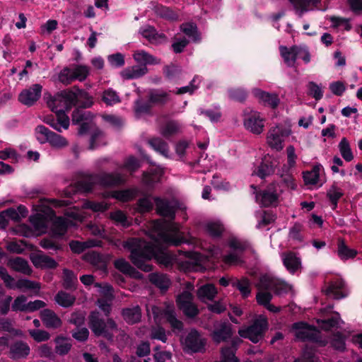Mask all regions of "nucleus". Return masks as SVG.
<instances>
[{
    "label": "nucleus",
    "instance_id": "4468645a",
    "mask_svg": "<svg viewBox=\"0 0 362 362\" xmlns=\"http://www.w3.org/2000/svg\"><path fill=\"white\" fill-rule=\"evenodd\" d=\"M205 339L196 329H191L184 340L185 346L192 352H203L205 349Z\"/></svg>",
    "mask_w": 362,
    "mask_h": 362
},
{
    "label": "nucleus",
    "instance_id": "c9c22d12",
    "mask_svg": "<svg viewBox=\"0 0 362 362\" xmlns=\"http://www.w3.org/2000/svg\"><path fill=\"white\" fill-rule=\"evenodd\" d=\"M101 243L100 240H90L84 243L73 240L69 243V245L72 251L81 253L87 247L101 246Z\"/></svg>",
    "mask_w": 362,
    "mask_h": 362
},
{
    "label": "nucleus",
    "instance_id": "5fc2aeb1",
    "mask_svg": "<svg viewBox=\"0 0 362 362\" xmlns=\"http://www.w3.org/2000/svg\"><path fill=\"white\" fill-rule=\"evenodd\" d=\"M356 251L349 248L344 240H339L338 243V255L341 259L353 258L356 255Z\"/></svg>",
    "mask_w": 362,
    "mask_h": 362
},
{
    "label": "nucleus",
    "instance_id": "052dcab7",
    "mask_svg": "<svg viewBox=\"0 0 362 362\" xmlns=\"http://www.w3.org/2000/svg\"><path fill=\"white\" fill-rule=\"evenodd\" d=\"M331 344L332 346L338 351H344L346 349L345 338L344 335L339 332L333 334Z\"/></svg>",
    "mask_w": 362,
    "mask_h": 362
},
{
    "label": "nucleus",
    "instance_id": "b1692460",
    "mask_svg": "<svg viewBox=\"0 0 362 362\" xmlns=\"http://www.w3.org/2000/svg\"><path fill=\"white\" fill-rule=\"evenodd\" d=\"M139 33L151 44H160L166 41V36L163 33H158L154 27L146 25L140 29Z\"/></svg>",
    "mask_w": 362,
    "mask_h": 362
},
{
    "label": "nucleus",
    "instance_id": "e2e57ef3",
    "mask_svg": "<svg viewBox=\"0 0 362 362\" xmlns=\"http://www.w3.org/2000/svg\"><path fill=\"white\" fill-rule=\"evenodd\" d=\"M334 316L327 319V320H322V328L325 330H329L332 328L337 327L339 323L340 320V316L338 313H334Z\"/></svg>",
    "mask_w": 362,
    "mask_h": 362
},
{
    "label": "nucleus",
    "instance_id": "c85d7f7f",
    "mask_svg": "<svg viewBox=\"0 0 362 362\" xmlns=\"http://www.w3.org/2000/svg\"><path fill=\"white\" fill-rule=\"evenodd\" d=\"M148 72V69L145 66L134 65L123 69L120 72L121 76L124 80H130L140 78Z\"/></svg>",
    "mask_w": 362,
    "mask_h": 362
},
{
    "label": "nucleus",
    "instance_id": "cd10ccee",
    "mask_svg": "<svg viewBox=\"0 0 362 362\" xmlns=\"http://www.w3.org/2000/svg\"><path fill=\"white\" fill-rule=\"evenodd\" d=\"M149 281L162 292L166 291L170 286L171 281L167 274L153 272L148 275Z\"/></svg>",
    "mask_w": 362,
    "mask_h": 362
},
{
    "label": "nucleus",
    "instance_id": "f704fd0d",
    "mask_svg": "<svg viewBox=\"0 0 362 362\" xmlns=\"http://www.w3.org/2000/svg\"><path fill=\"white\" fill-rule=\"evenodd\" d=\"M133 57L137 63L141 64L140 66H146L147 64H156L158 63L157 59L153 55L144 50L136 51L133 54Z\"/></svg>",
    "mask_w": 362,
    "mask_h": 362
},
{
    "label": "nucleus",
    "instance_id": "473e14b6",
    "mask_svg": "<svg viewBox=\"0 0 362 362\" xmlns=\"http://www.w3.org/2000/svg\"><path fill=\"white\" fill-rule=\"evenodd\" d=\"M182 125L178 121L170 120L163 126L160 132L164 137L169 138L180 133Z\"/></svg>",
    "mask_w": 362,
    "mask_h": 362
},
{
    "label": "nucleus",
    "instance_id": "2eb2a0df",
    "mask_svg": "<svg viewBox=\"0 0 362 362\" xmlns=\"http://www.w3.org/2000/svg\"><path fill=\"white\" fill-rule=\"evenodd\" d=\"M42 87L40 84H33L28 89L21 91L18 100L27 106L33 105L40 98Z\"/></svg>",
    "mask_w": 362,
    "mask_h": 362
},
{
    "label": "nucleus",
    "instance_id": "37998d69",
    "mask_svg": "<svg viewBox=\"0 0 362 362\" xmlns=\"http://www.w3.org/2000/svg\"><path fill=\"white\" fill-rule=\"evenodd\" d=\"M162 176V172L160 170H153L151 172H144L143 173V182L148 187H152L160 181Z\"/></svg>",
    "mask_w": 362,
    "mask_h": 362
},
{
    "label": "nucleus",
    "instance_id": "f03ea898",
    "mask_svg": "<svg viewBox=\"0 0 362 362\" xmlns=\"http://www.w3.org/2000/svg\"><path fill=\"white\" fill-rule=\"evenodd\" d=\"M124 182V176L119 173H102L98 175L82 174L80 180L76 183V188L78 191L88 192L97 184L104 187H115L122 185Z\"/></svg>",
    "mask_w": 362,
    "mask_h": 362
},
{
    "label": "nucleus",
    "instance_id": "774afa93",
    "mask_svg": "<svg viewBox=\"0 0 362 362\" xmlns=\"http://www.w3.org/2000/svg\"><path fill=\"white\" fill-rule=\"evenodd\" d=\"M156 13L158 16L166 19L175 20L177 18V15L171 9L165 6H157L156 8Z\"/></svg>",
    "mask_w": 362,
    "mask_h": 362
},
{
    "label": "nucleus",
    "instance_id": "680f3d73",
    "mask_svg": "<svg viewBox=\"0 0 362 362\" xmlns=\"http://www.w3.org/2000/svg\"><path fill=\"white\" fill-rule=\"evenodd\" d=\"M83 208L90 209L94 212H103L108 209V206L105 202L87 201L83 204Z\"/></svg>",
    "mask_w": 362,
    "mask_h": 362
},
{
    "label": "nucleus",
    "instance_id": "8fccbe9b",
    "mask_svg": "<svg viewBox=\"0 0 362 362\" xmlns=\"http://www.w3.org/2000/svg\"><path fill=\"white\" fill-rule=\"evenodd\" d=\"M181 30L188 37H192L193 41L198 42L200 39L197 32V27L194 23H183L180 26Z\"/></svg>",
    "mask_w": 362,
    "mask_h": 362
},
{
    "label": "nucleus",
    "instance_id": "f3484780",
    "mask_svg": "<svg viewBox=\"0 0 362 362\" xmlns=\"http://www.w3.org/2000/svg\"><path fill=\"white\" fill-rule=\"evenodd\" d=\"M325 295L335 300H339L347 296L345 291V283L341 279L332 281L322 290Z\"/></svg>",
    "mask_w": 362,
    "mask_h": 362
},
{
    "label": "nucleus",
    "instance_id": "864d4df0",
    "mask_svg": "<svg viewBox=\"0 0 362 362\" xmlns=\"http://www.w3.org/2000/svg\"><path fill=\"white\" fill-rule=\"evenodd\" d=\"M228 95L231 100L239 103H244L247 97V91L243 88H230Z\"/></svg>",
    "mask_w": 362,
    "mask_h": 362
},
{
    "label": "nucleus",
    "instance_id": "49530a36",
    "mask_svg": "<svg viewBox=\"0 0 362 362\" xmlns=\"http://www.w3.org/2000/svg\"><path fill=\"white\" fill-rule=\"evenodd\" d=\"M58 80L65 86L69 85L75 81L71 67H64L58 74Z\"/></svg>",
    "mask_w": 362,
    "mask_h": 362
},
{
    "label": "nucleus",
    "instance_id": "0eeeda50",
    "mask_svg": "<svg viewBox=\"0 0 362 362\" xmlns=\"http://www.w3.org/2000/svg\"><path fill=\"white\" fill-rule=\"evenodd\" d=\"M292 330L294 332L296 338L298 340L313 342L320 341V332L315 327L308 323L303 322H295L292 325Z\"/></svg>",
    "mask_w": 362,
    "mask_h": 362
},
{
    "label": "nucleus",
    "instance_id": "9b49d317",
    "mask_svg": "<svg viewBox=\"0 0 362 362\" xmlns=\"http://www.w3.org/2000/svg\"><path fill=\"white\" fill-rule=\"evenodd\" d=\"M152 313L155 319L159 316H163L170 324L172 331L175 333H180L183 329V323L178 320L175 310L171 307H166L165 309H160L157 306H153Z\"/></svg>",
    "mask_w": 362,
    "mask_h": 362
},
{
    "label": "nucleus",
    "instance_id": "c03bdc74",
    "mask_svg": "<svg viewBox=\"0 0 362 362\" xmlns=\"http://www.w3.org/2000/svg\"><path fill=\"white\" fill-rule=\"evenodd\" d=\"M339 148L341 156L346 161L349 162L354 159V155L352 153L349 142L346 138H342L339 144Z\"/></svg>",
    "mask_w": 362,
    "mask_h": 362
},
{
    "label": "nucleus",
    "instance_id": "aec40b11",
    "mask_svg": "<svg viewBox=\"0 0 362 362\" xmlns=\"http://www.w3.org/2000/svg\"><path fill=\"white\" fill-rule=\"evenodd\" d=\"M154 201L156 210L160 216L168 218L170 220L175 218L176 207L172 202L158 197H156Z\"/></svg>",
    "mask_w": 362,
    "mask_h": 362
},
{
    "label": "nucleus",
    "instance_id": "c756f323",
    "mask_svg": "<svg viewBox=\"0 0 362 362\" xmlns=\"http://www.w3.org/2000/svg\"><path fill=\"white\" fill-rule=\"evenodd\" d=\"M217 293V290L213 284H207L202 286L197 291L198 298L203 303L212 300Z\"/></svg>",
    "mask_w": 362,
    "mask_h": 362
},
{
    "label": "nucleus",
    "instance_id": "393cba45",
    "mask_svg": "<svg viewBox=\"0 0 362 362\" xmlns=\"http://www.w3.org/2000/svg\"><path fill=\"white\" fill-rule=\"evenodd\" d=\"M40 318L47 328L57 329L62 326V322L56 313L49 309H44L40 312Z\"/></svg>",
    "mask_w": 362,
    "mask_h": 362
},
{
    "label": "nucleus",
    "instance_id": "dca6fc26",
    "mask_svg": "<svg viewBox=\"0 0 362 362\" xmlns=\"http://www.w3.org/2000/svg\"><path fill=\"white\" fill-rule=\"evenodd\" d=\"M233 335L231 325L228 322H221L215 325L211 334L213 341L216 344L226 341Z\"/></svg>",
    "mask_w": 362,
    "mask_h": 362
},
{
    "label": "nucleus",
    "instance_id": "09e8293b",
    "mask_svg": "<svg viewBox=\"0 0 362 362\" xmlns=\"http://www.w3.org/2000/svg\"><path fill=\"white\" fill-rule=\"evenodd\" d=\"M206 231L212 236L218 237L224 230V226L220 221H211L206 224Z\"/></svg>",
    "mask_w": 362,
    "mask_h": 362
},
{
    "label": "nucleus",
    "instance_id": "4be33fe9",
    "mask_svg": "<svg viewBox=\"0 0 362 362\" xmlns=\"http://www.w3.org/2000/svg\"><path fill=\"white\" fill-rule=\"evenodd\" d=\"M283 129L281 127L276 126L271 129L267 133V144L272 148L276 151H281L283 148Z\"/></svg>",
    "mask_w": 362,
    "mask_h": 362
},
{
    "label": "nucleus",
    "instance_id": "412c9836",
    "mask_svg": "<svg viewBox=\"0 0 362 362\" xmlns=\"http://www.w3.org/2000/svg\"><path fill=\"white\" fill-rule=\"evenodd\" d=\"M170 91L162 89H153L148 92V102L155 106H164L171 100Z\"/></svg>",
    "mask_w": 362,
    "mask_h": 362
},
{
    "label": "nucleus",
    "instance_id": "69168bd1",
    "mask_svg": "<svg viewBox=\"0 0 362 362\" xmlns=\"http://www.w3.org/2000/svg\"><path fill=\"white\" fill-rule=\"evenodd\" d=\"M67 229L66 222L62 218H57L53 223L52 230L57 235H63Z\"/></svg>",
    "mask_w": 362,
    "mask_h": 362
},
{
    "label": "nucleus",
    "instance_id": "423d86ee",
    "mask_svg": "<svg viewBox=\"0 0 362 362\" xmlns=\"http://www.w3.org/2000/svg\"><path fill=\"white\" fill-rule=\"evenodd\" d=\"M268 328V322L266 318L260 317L256 319L253 323L245 329H241L238 334L241 337L248 339L253 343H258L263 337Z\"/></svg>",
    "mask_w": 362,
    "mask_h": 362
},
{
    "label": "nucleus",
    "instance_id": "ddd939ff",
    "mask_svg": "<svg viewBox=\"0 0 362 362\" xmlns=\"http://www.w3.org/2000/svg\"><path fill=\"white\" fill-rule=\"evenodd\" d=\"M30 353V348L27 342L16 339L10 344L8 351V357L13 361L26 358Z\"/></svg>",
    "mask_w": 362,
    "mask_h": 362
},
{
    "label": "nucleus",
    "instance_id": "7c9ffc66",
    "mask_svg": "<svg viewBox=\"0 0 362 362\" xmlns=\"http://www.w3.org/2000/svg\"><path fill=\"white\" fill-rule=\"evenodd\" d=\"M8 264L13 270L26 275H30L32 272V269L30 267L28 262L25 259L20 257L10 259Z\"/></svg>",
    "mask_w": 362,
    "mask_h": 362
},
{
    "label": "nucleus",
    "instance_id": "5701e85b",
    "mask_svg": "<svg viewBox=\"0 0 362 362\" xmlns=\"http://www.w3.org/2000/svg\"><path fill=\"white\" fill-rule=\"evenodd\" d=\"M284 265L287 270L294 274L301 269L300 258L293 252H284L281 255Z\"/></svg>",
    "mask_w": 362,
    "mask_h": 362
},
{
    "label": "nucleus",
    "instance_id": "4c0bfd02",
    "mask_svg": "<svg viewBox=\"0 0 362 362\" xmlns=\"http://www.w3.org/2000/svg\"><path fill=\"white\" fill-rule=\"evenodd\" d=\"M148 144L157 152L165 157H168L169 148L168 144L161 138L155 137L149 139Z\"/></svg>",
    "mask_w": 362,
    "mask_h": 362
},
{
    "label": "nucleus",
    "instance_id": "6ab92c4d",
    "mask_svg": "<svg viewBox=\"0 0 362 362\" xmlns=\"http://www.w3.org/2000/svg\"><path fill=\"white\" fill-rule=\"evenodd\" d=\"M252 93L259 100V103L273 109L276 108L279 104V98L276 93L266 92L258 88H253Z\"/></svg>",
    "mask_w": 362,
    "mask_h": 362
},
{
    "label": "nucleus",
    "instance_id": "20e7f679",
    "mask_svg": "<svg viewBox=\"0 0 362 362\" xmlns=\"http://www.w3.org/2000/svg\"><path fill=\"white\" fill-rule=\"evenodd\" d=\"M88 326L96 337H103L107 340L112 341L114 333L119 329L117 323L112 318L105 321L98 311H93L88 316Z\"/></svg>",
    "mask_w": 362,
    "mask_h": 362
},
{
    "label": "nucleus",
    "instance_id": "a211bd4d",
    "mask_svg": "<svg viewBox=\"0 0 362 362\" xmlns=\"http://www.w3.org/2000/svg\"><path fill=\"white\" fill-rule=\"evenodd\" d=\"M302 48L296 45L291 47L284 45L279 46L280 54L284 63L289 67L295 66L297 57L300 54Z\"/></svg>",
    "mask_w": 362,
    "mask_h": 362
},
{
    "label": "nucleus",
    "instance_id": "f257e3e1",
    "mask_svg": "<svg viewBox=\"0 0 362 362\" xmlns=\"http://www.w3.org/2000/svg\"><path fill=\"white\" fill-rule=\"evenodd\" d=\"M150 236L153 242L132 238L123 243L124 247L131 251L129 257L132 262L146 272L152 270V265L146 262L153 257L160 265L171 267L175 257L165 252L164 246H178L187 242L175 223L162 220L153 223Z\"/></svg>",
    "mask_w": 362,
    "mask_h": 362
},
{
    "label": "nucleus",
    "instance_id": "a18cd8bd",
    "mask_svg": "<svg viewBox=\"0 0 362 362\" xmlns=\"http://www.w3.org/2000/svg\"><path fill=\"white\" fill-rule=\"evenodd\" d=\"M13 286L20 290H36L37 291L40 288V284L39 283L25 279L18 280L16 284H13Z\"/></svg>",
    "mask_w": 362,
    "mask_h": 362
},
{
    "label": "nucleus",
    "instance_id": "1a4fd4ad",
    "mask_svg": "<svg viewBox=\"0 0 362 362\" xmlns=\"http://www.w3.org/2000/svg\"><path fill=\"white\" fill-rule=\"evenodd\" d=\"M256 286L258 290L274 291L278 296L286 294L291 289V286L285 281L269 275L261 276Z\"/></svg>",
    "mask_w": 362,
    "mask_h": 362
},
{
    "label": "nucleus",
    "instance_id": "7ed1b4c3",
    "mask_svg": "<svg viewBox=\"0 0 362 362\" xmlns=\"http://www.w3.org/2000/svg\"><path fill=\"white\" fill-rule=\"evenodd\" d=\"M54 101L62 102L63 107L69 111L74 106L86 109L90 107L93 104V98L87 91L80 89L77 86L65 89L55 94Z\"/></svg>",
    "mask_w": 362,
    "mask_h": 362
},
{
    "label": "nucleus",
    "instance_id": "f8f14e48",
    "mask_svg": "<svg viewBox=\"0 0 362 362\" xmlns=\"http://www.w3.org/2000/svg\"><path fill=\"white\" fill-rule=\"evenodd\" d=\"M278 198L277 185L274 183L268 185L266 189L259 192L257 195L259 204L264 207L276 206Z\"/></svg>",
    "mask_w": 362,
    "mask_h": 362
},
{
    "label": "nucleus",
    "instance_id": "39448f33",
    "mask_svg": "<svg viewBox=\"0 0 362 362\" xmlns=\"http://www.w3.org/2000/svg\"><path fill=\"white\" fill-rule=\"evenodd\" d=\"M54 99L55 95L49 96L47 100V104L51 110L56 113L57 119L53 115H49L45 117L44 122L57 132H61L62 129H67L69 128V118L65 114V112L67 111L63 107L62 102L54 101Z\"/></svg>",
    "mask_w": 362,
    "mask_h": 362
},
{
    "label": "nucleus",
    "instance_id": "e433bc0d",
    "mask_svg": "<svg viewBox=\"0 0 362 362\" xmlns=\"http://www.w3.org/2000/svg\"><path fill=\"white\" fill-rule=\"evenodd\" d=\"M63 287L67 290H75L77 285V277L71 270H63Z\"/></svg>",
    "mask_w": 362,
    "mask_h": 362
},
{
    "label": "nucleus",
    "instance_id": "2f4dec72",
    "mask_svg": "<svg viewBox=\"0 0 362 362\" xmlns=\"http://www.w3.org/2000/svg\"><path fill=\"white\" fill-rule=\"evenodd\" d=\"M124 320L129 324H135L140 321L141 317V308L139 305L127 308L122 310Z\"/></svg>",
    "mask_w": 362,
    "mask_h": 362
},
{
    "label": "nucleus",
    "instance_id": "4d7b16f0",
    "mask_svg": "<svg viewBox=\"0 0 362 362\" xmlns=\"http://www.w3.org/2000/svg\"><path fill=\"white\" fill-rule=\"evenodd\" d=\"M149 336L151 339L160 340L163 343H165L168 339L165 329L160 326L152 327Z\"/></svg>",
    "mask_w": 362,
    "mask_h": 362
},
{
    "label": "nucleus",
    "instance_id": "58836bf2",
    "mask_svg": "<svg viewBox=\"0 0 362 362\" xmlns=\"http://www.w3.org/2000/svg\"><path fill=\"white\" fill-rule=\"evenodd\" d=\"M54 299L59 305L64 308L72 306L76 301V297L74 295L63 291H59L55 296Z\"/></svg>",
    "mask_w": 362,
    "mask_h": 362
},
{
    "label": "nucleus",
    "instance_id": "bf43d9fd",
    "mask_svg": "<svg viewBox=\"0 0 362 362\" xmlns=\"http://www.w3.org/2000/svg\"><path fill=\"white\" fill-rule=\"evenodd\" d=\"M103 100L107 105H112L120 101L118 94L111 89L106 90L103 92Z\"/></svg>",
    "mask_w": 362,
    "mask_h": 362
},
{
    "label": "nucleus",
    "instance_id": "72a5a7b5",
    "mask_svg": "<svg viewBox=\"0 0 362 362\" xmlns=\"http://www.w3.org/2000/svg\"><path fill=\"white\" fill-rule=\"evenodd\" d=\"M231 285L239 290L244 298L247 297L251 293V284L248 279L243 277L240 279H231Z\"/></svg>",
    "mask_w": 362,
    "mask_h": 362
},
{
    "label": "nucleus",
    "instance_id": "338daca9",
    "mask_svg": "<svg viewBox=\"0 0 362 362\" xmlns=\"http://www.w3.org/2000/svg\"><path fill=\"white\" fill-rule=\"evenodd\" d=\"M27 304V298L25 296L21 295L14 300V302L12 304V310L13 311L26 312Z\"/></svg>",
    "mask_w": 362,
    "mask_h": 362
},
{
    "label": "nucleus",
    "instance_id": "a878e982",
    "mask_svg": "<svg viewBox=\"0 0 362 362\" xmlns=\"http://www.w3.org/2000/svg\"><path fill=\"white\" fill-rule=\"evenodd\" d=\"M33 264L37 268L54 269L57 267V262L52 257L43 253H37L32 256Z\"/></svg>",
    "mask_w": 362,
    "mask_h": 362
},
{
    "label": "nucleus",
    "instance_id": "ea45409f",
    "mask_svg": "<svg viewBox=\"0 0 362 362\" xmlns=\"http://www.w3.org/2000/svg\"><path fill=\"white\" fill-rule=\"evenodd\" d=\"M54 342L56 344V353L62 356L67 354L72 346L68 339L63 336H57L54 339Z\"/></svg>",
    "mask_w": 362,
    "mask_h": 362
},
{
    "label": "nucleus",
    "instance_id": "6e6552de",
    "mask_svg": "<svg viewBox=\"0 0 362 362\" xmlns=\"http://www.w3.org/2000/svg\"><path fill=\"white\" fill-rule=\"evenodd\" d=\"M37 139L41 143L46 142L54 148H61L68 146V141L62 136L57 134L43 125H39L35 128Z\"/></svg>",
    "mask_w": 362,
    "mask_h": 362
},
{
    "label": "nucleus",
    "instance_id": "603ef678",
    "mask_svg": "<svg viewBox=\"0 0 362 362\" xmlns=\"http://www.w3.org/2000/svg\"><path fill=\"white\" fill-rule=\"evenodd\" d=\"M342 190L335 185H332L327 192V196L332 204V209H335L337 206L338 200L343 196Z\"/></svg>",
    "mask_w": 362,
    "mask_h": 362
},
{
    "label": "nucleus",
    "instance_id": "de8ad7c7",
    "mask_svg": "<svg viewBox=\"0 0 362 362\" xmlns=\"http://www.w3.org/2000/svg\"><path fill=\"white\" fill-rule=\"evenodd\" d=\"M114 265L118 270L124 274H127L130 276H134L135 274H138L136 269L124 259H119L115 260Z\"/></svg>",
    "mask_w": 362,
    "mask_h": 362
},
{
    "label": "nucleus",
    "instance_id": "bb28decb",
    "mask_svg": "<svg viewBox=\"0 0 362 362\" xmlns=\"http://www.w3.org/2000/svg\"><path fill=\"white\" fill-rule=\"evenodd\" d=\"M240 342V339H233L230 345H227L221 348V361L224 362H239L237 357L235 356V352L237 347Z\"/></svg>",
    "mask_w": 362,
    "mask_h": 362
},
{
    "label": "nucleus",
    "instance_id": "13d9d810",
    "mask_svg": "<svg viewBox=\"0 0 362 362\" xmlns=\"http://www.w3.org/2000/svg\"><path fill=\"white\" fill-rule=\"evenodd\" d=\"M276 218V214L271 211H264L260 216V220L258 223L257 227L262 228L268 226L275 221Z\"/></svg>",
    "mask_w": 362,
    "mask_h": 362
},
{
    "label": "nucleus",
    "instance_id": "79ce46f5",
    "mask_svg": "<svg viewBox=\"0 0 362 362\" xmlns=\"http://www.w3.org/2000/svg\"><path fill=\"white\" fill-rule=\"evenodd\" d=\"M322 168L320 164L315 165L310 171L303 173V180L306 185H315L318 182L320 171Z\"/></svg>",
    "mask_w": 362,
    "mask_h": 362
},
{
    "label": "nucleus",
    "instance_id": "a19ab883",
    "mask_svg": "<svg viewBox=\"0 0 362 362\" xmlns=\"http://www.w3.org/2000/svg\"><path fill=\"white\" fill-rule=\"evenodd\" d=\"M92 119L90 112L85 111L83 108H76L71 115V121L74 124H78L85 121H90Z\"/></svg>",
    "mask_w": 362,
    "mask_h": 362
},
{
    "label": "nucleus",
    "instance_id": "6e6d98bb",
    "mask_svg": "<svg viewBox=\"0 0 362 362\" xmlns=\"http://www.w3.org/2000/svg\"><path fill=\"white\" fill-rule=\"evenodd\" d=\"M30 221L36 230H42L47 228V220L42 214H37L31 216Z\"/></svg>",
    "mask_w": 362,
    "mask_h": 362
},
{
    "label": "nucleus",
    "instance_id": "0e129e2a",
    "mask_svg": "<svg viewBox=\"0 0 362 362\" xmlns=\"http://www.w3.org/2000/svg\"><path fill=\"white\" fill-rule=\"evenodd\" d=\"M29 334L37 342L47 341L50 338L49 332L42 329H30Z\"/></svg>",
    "mask_w": 362,
    "mask_h": 362
},
{
    "label": "nucleus",
    "instance_id": "9d476101",
    "mask_svg": "<svg viewBox=\"0 0 362 362\" xmlns=\"http://www.w3.org/2000/svg\"><path fill=\"white\" fill-rule=\"evenodd\" d=\"M243 124L245 129L250 132L259 134L264 130V120L260 113L249 107L243 111Z\"/></svg>",
    "mask_w": 362,
    "mask_h": 362
},
{
    "label": "nucleus",
    "instance_id": "3c124183",
    "mask_svg": "<svg viewBox=\"0 0 362 362\" xmlns=\"http://www.w3.org/2000/svg\"><path fill=\"white\" fill-rule=\"evenodd\" d=\"M73 75H74L75 80L83 81L89 74V68L85 65H73L71 66Z\"/></svg>",
    "mask_w": 362,
    "mask_h": 362
}]
</instances>
